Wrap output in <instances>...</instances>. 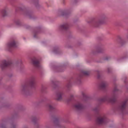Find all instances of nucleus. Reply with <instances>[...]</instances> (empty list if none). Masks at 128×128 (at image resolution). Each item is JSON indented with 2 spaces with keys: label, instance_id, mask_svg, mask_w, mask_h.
I'll use <instances>...</instances> for the list:
<instances>
[{
  "label": "nucleus",
  "instance_id": "1a4fd4ad",
  "mask_svg": "<svg viewBox=\"0 0 128 128\" xmlns=\"http://www.w3.org/2000/svg\"><path fill=\"white\" fill-rule=\"evenodd\" d=\"M25 27L26 29L32 30V32L34 34L33 37L34 38H37V35L42 32L43 30L42 27L40 26H36L33 29L30 26L27 25H25L24 26Z\"/></svg>",
  "mask_w": 128,
  "mask_h": 128
},
{
  "label": "nucleus",
  "instance_id": "5fc2aeb1",
  "mask_svg": "<svg viewBox=\"0 0 128 128\" xmlns=\"http://www.w3.org/2000/svg\"><path fill=\"white\" fill-rule=\"evenodd\" d=\"M97 62H100V61H96Z\"/></svg>",
  "mask_w": 128,
  "mask_h": 128
},
{
  "label": "nucleus",
  "instance_id": "603ef678",
  "mask_svg": "<svg viewBox=\"0 0 128 128\" xmlns=\"http://www.w3.org/2000/svg\"><path fill=\"white\" fill-rule=\"evenodd\" d=\"M3 99V98L1 97L0 96V100L1 99Z\"/></svg>",
  "mask_w": 128,
  "mask_h": 128
},
{
  "label": "nucleus",
  "instance_id": "5701e85b",
  "mask_svg": "<svg viewBox=\"0 0 128 128\" xmlns=\"http://www.w3.org/2000/svg\"><path fill=\"white\" fill-rule=\"evenodd\" d=\"M68 25L66 23H64L60 24L59 27V29L62 31L67 30L68 28Z\"/></svg>",
  "mask_w": 128,
  "mask_h": 128
},
{
  "label": "nucleus",
  "instance_id": "7c9ffc66",
  "mask_svg": "<svg viewBox=\"0 0 128 128\" xmlns=\"http://www.w3.org/2000/svg\"><path fill=\"white\" fill-rule=\"evenodd\" d=\"M53 51L56 54H58L60 52L59 47L58 46H56L54 48Z\"/></svg>",
  "mask_w": 128,
  "mask_h": 128
},
{
  "label": "nucleus",
  "instance_id": "e433bc0d",
  "mask_svg": "<svg viewBox=\"0 0 128 128\" xmlns=\"http://www.w3.org/2000/svg\"><path fill=\"white\" fill-rule=\"evenodd\" d=\"M107 72L108 73H112V70L111 68L108 67L107 68Z\"/></svg>",
  "mask_w": 128,
  "mask_h": 128
},
{
  "label": "nucleus",
  "instance_id": "20e7f679",
  "mask_svg": "<svg viewBox=\"0 0 128 128\" xmlns=\"http://www.w3.org/2000/svg\"><path fill=\"white\" fill-rule=\"evenodd\" d=\"M90 72L89 71L82 70L81 71L80 73L78 75L75 79L73 80H70L68 81L66 84V86L68 90L71 86V82H76L78 84H80L81 82V79L83 76H88L89 75Z\"/></svg>",
  "mask_w": 128,
  "mask_h": 128
},
{
  "label": "nucleus",
  "instance_id": "c756f323",
  "mask_svg": "<svg viewBox=\"0 0 128 128\" xmlns=\"http://www.w3.org/2000/svg\"><path fill=\"white\" fill-rule=\"evenodd\" d=\"M1 14L2 17L4 18L7 16L8 13L6 10L4 9L1 10Z\"/></svg>",
  "mask_w": 128,
  "mask_h": 128
},
{
  "label": "nucleus",
  "instance_id": "39448f33",
  "mask_svg": "<svg viewBox=\"0 0 128 128\" xmlns=\"http://www.w3.org/2000/svg\"><path fill=\"white\" fill-rule=\"evenodd\" d=\"M127 100H125L114 108V110L116 112H118L122 114L127 113L126 108L127 106Z\"/></svg>",
  "mask_w": 128,
  "mask_h": 128
},
{
  "label": "nucleus",
  "instance_id": "9d476101",
  "mask_svg": "<svg viewBox=\"0 0 128 128\" xmlns=\"http://www.w3.org/2000/svg\"><path fill=\"white\" fill-rule=\"evenodd\" d=\"M74 111L78 114L81 113L84 108V106L82 103L77 102L74 104L73 106Z\"/></svg>",
  "mask_w": 128,
  "mask_h": 128
},
{
  "label": "nucleus",
  "instance_id": "a211bd4d",
  "mask_svg": "<svg viewBox=\"0 0 128 128\" xmlns=\"http://www.w3.org/2000/svg\"><path fill=\"white\" fill-rule=\"evenodd\" d=\"M30 119L32 121L35 125L36 127L37 128H39L40 125L37 122V121L39 119L36 116H32L31 117Z\"/></svg>",
  "mask_w": 128,
  "mask_h": 128
},
{
  "label": "nucleus",
  "instance_id": "c85d7f7f",
  "mask_svg": "<svg viewBox=\"0 0 128 128\" xmlns=\"http://www.w3.org/2000/svg\"><path fill=\"white\" fill-rule=\"evenodd\" d=\"M10 128H16L18 126L17 124L14 121H12L10 123Z\"/></svg>",
  "mask_w": 128,
  "mask_h": 128
},
{
  "label": "nucleus",
  "instance_id": "412c9836",
  "mask_svg": "<svg viewBox=\"0 0 128 128\" xmlns=\"http://www.w3.org/2000/svg\"><path fill=\"white\" fill-rule=\"evenodd\" d=\"M12 104L11 103L4 102L0 104V108L4 107L7 109H10L12 108Z\"/></svg>",
  "mask_w": 128,
  "mask_h": 128
},
{
  "label": "nucleus",
  "instance_id": "09e8293b",
  "mask_svg": "<svg viewBox=\"0 0 128 128\" xmlns=\"http://www.w3.org/2000/svg\"><path fill=\"white\" fill-rule=\"evenodd\" d=\"M22 128H28V127L27 126H23Z\"/></svg>",
  "mask_w": 128,
  "mask_h": 128
},
{
  "label": "nucleus",
  "instance_id": "cd10ccee",
  "mask_svg": "<svg viewBox=\"0 0 128 128\" xmlns=\"http://www.w3.org/2000/svg\"><path fill=\"white\" fill-rule=\"evenodd\" d=\"M51 83L52 84V86L54 89L58 90L59 86L58 85V82L56 80H52Z\"/></svg>",
  "mask_w": 128,
  "mask_h": 128
},
{
  "label": "nucleus",
  "instance_id": "4d7b16f0",
  "mask_svg": "<svg viewBox=\"0 0 128 128\" xmlns=\"http://www.w3.org/2000/svg\"><path fill=\"white\" fill-rule=\"evenodd\" d=\"M63 4H64V1H63Z\"/></svg>",
  "mask_w": 128,
  "mask_h": 128
},
{
  "label": "nucleus",
  "instance_id": "f257e3e1",
  "mask_svg": "<svg viewBox=\"0 0 128 128\" xmlns=\"http://www.w3.org/2000/svg\"><path fill=\"white\" fill-rule=\"evenodd\" d=\"M119 90L116 87L114 88L111 97L106 96L102 98L98 99V103L93 110L96 112L97 115L96 116V122L98 124H105L108 122V119L104 115H101L98 114L100 106L102 102L108 101L111 103H114L119 94Z\"/></svg>",
  "mask_w": 128,
  "mask_h": 128
},
{
  "label": "nucleus",
  "instance_id": "473e14b6",
  "mask_svg": "<svg viewBox=\"0 0 128 128\" xmlns=\"http://www.w3.org/2000/svg\"><path fill=\"white\" fill-rule=\"evenodd\" d=\"M95 72L97 74V78L98 79H100L101 77V71L98 70H96L95 71Z\"/></svg>",
  "mask_w": 128,
  "mask_h": 128
},
{
  "label": "nucleus",
  "instance_id": "4468645a",
  "mask_svg": "<svg viewBox=\"0 0 128 128\" xmlns=\"http://www.w3.org/2000/svg\"><path fill=\"white\" fill-rule=\"evenodd\" d=\"M31 60L34 66L36 68L39 69L41 68L40 61L36 58L34 57L31 59Z\"/></svg>",
  "mask_w": 128,
  "mask_h": 128
},
{
  "label": "nucleus",
  "instance_id": "f8f14e48",
  "mask_svg": "<svg viewBox=\"0 0 128 128\" xmlns=\"http://www.w3.org/2000/svg\"><path fill=\"white\" fill-rule=\"evenodd\" d=\"M17 47L16 42L14 40H10L7 44L8 49L10 52H11L14 48H16Z\"/></svg>",
  "mask_w": 128,
  "mask_h": 128
},
{
  "label": "nucleus",
  "instance_id": "dca6fc26",
  "mask_svg": "<svg viewBox=\"0 0 128 128\" xmlns=\"http://www.w3.org/2000/svg\"><path fill=\"white\" fill-rule=\"evenodd\" d=\"M26 110L25 107L21 104H15L14 110L18 111H24Z\"/></svg>",
  "mask_w": 128,
  "mask_h": 128
},
{
  "label": "nucleus",
  "instance_id": "2f4dec72",
  "mask_svg": "<svg viewBox=\"0 0 128 128\" xmlns=\"http://www.w3.org/2000/svg\"><path fill=\"white\" fill-rule=\"evenodd\" d=\"M16 24L18 26H20L22 25V24L20 20L19 19H17L15 21Z\"/></svg>",
  "mask_w": 128,
  "mask_h": 128
},
{
  "label": "nucleus",
  "instance_id": "4be33fe9",
  "mask_svg": "<svg viewBox=\"0 0 128 128\" xmlns=\"http://www.w3.org/2000/svg\"><path fill=\"white\" fill-rule=\"evenodd\" d=\"M31 3L35 6L37 10H39L41 8V6L39 3L38 0H30Z\"/></svg>",
  "mask_w": 128,
  "mask_h": 128
},
{
  "label": "nucleus",
  "instance_id": "6e6d98bb",
  "mask_svg": "<svg viewBox=\"0 0 128 128\" xmlns=\"http://www.w3.org/2000/svg\"><path fill=\"white\" fill-rule=\"evenodd\" d=\"M77 66L78 67V66H79V65H77L76 66Z\"/></svg>",
  "mask_w": 128,
  "mask_h": 128
},
{
  "label": "nucleus",
  "instance_id": "4c0bfd02",
  "mask_svg": "<svg viewBox=\"0 0 128 128\" xmlns=\"http://www.w3.org/2000/svg\"><path fill=\"white\" fill-rule=\"evenodd\" d=\"M111 58V57L110 56H108L104 58V60H109Z\"/></svg>",
  "mask_w": 128,
  "mask_h": 128
},
{
  "label": "nucleus",
  "instance_id": "c9c22d12",
  "mask_svg": "<svg viewBox=\"0 0 128 128\" xmlns=\"http://www.w3.org/2000/svg\"><path fill=\"white\" fill-rule=\"evenodd\" d=\"M74 100V96L72 95H71L70 98L68 100V102H70Z\"/></svg>",
  "mask_w": 128,
  "mask_h": 128
},
{
  "label": "nucleus",
  "instance_id": "f704fd0d",
  "mask_svg": "<svg viewBox=\"0 0 128 128\" xmlns=\"http://www.w3.org/2000/svg\"><path fill=\"white\" fill-rule=\"evenodd\" d=\"M0 128H7L5 122L0 123Z\"/></svg>",
  "mask_w": 128,
  "mask_h": 128
},
{
  "label": "nucleus",
  "instance_id": "58836bf2",
  "mask_svg": "<svg viewBox=\"0 0 128 128\" xmlns=\"http://www.w3.org/2000/svg\"><path fill=\"white\" fill-rule=\"evenodd\" d=\"M124 81L125 84H127L128 82L127 80V78L126 77H125L124 78Z\"/></svg>",
  "mask_w": 128,
  "mask_h": 128
},
{
  "label": "nucleus",
  "instance_id": "393cba45",
  "mask_svg": "<svg viewBox=\"0 0 128 128\" xmlns=\"http://www.w3.org/2000/svg\"><path fill=\"white\" fill-rule=\"evenodd\" d=\"M108 85V82L106 81L102 82L100 84L99 86L100 89L102 90H105Z\"/></svg>",
  "mask_w": 128,
  "mask_h": 128
},
{
  "label": "nucleus",
  "instance_id": "a19ab883",
  "mask_svg": "<svg viewBox=\"0 0 128 128\" xmlns=\"http://www.w3.org/2000/svg\"><path fill=\"white\" fill-rule=\"evenodd\" d=\"M82 95L83 97L84 98L86 99L87 98V97L82 92Z\"/></svg>",
  "mask_w": 128,
  "mask_h": 128
},
{
  "label": "nucleus",
  "instance_id": "ddd939ff",
  "mask_svg": "<svg viewBox=\"0 0 128 128\" xmlns=\"http://www.w3.org/2000/svg\"><path fill=\"white\" fill-rule=\"evenodd\" d=\"M67 66L66 64H64L61 66H56L54 65L53 66V68L56 71L58 72H63L64 70V68H65Z\"/></svg>",
  "mask_w": 128,
  "mask_h": 128
},
{
  "label": "nucleus",
  "instance_id": "79ce46f5",
  "mask_svg": "<svg viewBox=\"0 0 128 128\" xmlns=\"http://www.w3.org/2000/svg\"><path fill=\"white\" fill-rule=\"evenodd\" d=\"M8 77L9 78H10L12 76L13 74H8Z\"/></svg>",
  "mask_w": 128,
  "mask_h": 128
},
{
  "label": "nucleus",
  "instance_id": "f03ea898",
  "mask_svg": "<svg viewBox=\"0 0 128 128\" xmlns=\"http://www.w3.org/2000/svg\"><path fill=\"white\" fill-rule=\"evenodd\" d=\"M36 86V81L35 78L32 76L26 82L21 85L20 91L21 94L26 97L31 96L32 92L30 88L35 89Z\"/></svg>",
  "mask_w": 128,
  "mask_h": 128
},
{
  "label": "nucleus",
  "instance_id": "c03bdc74",
  "mask_svg": "<svg viewBox=\"0 0 128 128\" xmlns=\"http://www.w3.org/2000/svg\"><path fill=\"white\" fill-rule=\"evenodd\" d=\"M65 46L66 48H72V46H70V45H69L68 44H66V45Z\"/></svg>",
  "mask_w": 128,
  "mask_h": 128
},
{
  "label": "nucleus",
  "instance_id": "13d9d810",
  "mask_svg": "<svg viewBox=\"0 0 128 128\" xmlns=\"http://www.w3.org/2000/svg\"><path fill=\"white\" fill-rule=\"evenodd\" d=\"M127 18L128 19V16L127 17Z\"/></svg>",
  "mask_w": 128,
  "mask_h": 128
},
{
  "label": "nucleus",
  "instance_id": "49530a36",
  "mask_svg": "<svg viewBox=\"0 0 128 128\" xmlns=\"http://www.w3.org/2000/svg\"><path fill=\"white\" fill-rule=\"evenodd\" d=\"M128 57V56L127 55H126V56H123L122 57V59H125Z\"/></svg>",
  "mask_w": 128,
  "mask_h": 128
},
{
  "label": "nucleus",
  "instance_id": "bb28decb",
  "mask_svg": "<svg viewBox=\"0 0 128 128\" xmlns=\"http://www.w3.org/2000/svg\"><path fill=\"white\" fill-rule=\"evenodd\" d=\"M40 92L42 94H45L47 93V87L45 85H41L40 88Z\"/></svg>",
  "mask_w": 128,
  "mask_h": 128
},
{
  "label": "nucleus",
  "instance_id": "7ed1b4c3",
  "mask_svg": "<svg viewBox=\"0 0 128 128\" xmlns=\"http://www.w3.org/2000/svg\"><path fill=\"white\" fill-rule=\"evenodd\" d=\"M107 18L105 14H102L100 15L99 19L95 17L92 18L88 22L94 27L98 28L100 25L105 23Z\"/></svg>",
  "mask_w": 128,
  "mask_h": 128
},
{
  "label": "nucleus",
  "instance_id": "423d86ee",
  "mask_svg": "<svg viewBox=\"0 0 128 128\" xmlns=\"http://www.w3.org/2000/svg\"><path fill=\"white\" fill-rule=\"evenodd\" d=\"M18 10L22 12L25 15L28 16L30 19H35L37 18V17L34 15L33 12L28 10L24 6L16 8L15 9V12H17Z\"/></svg>",
  "mask_w": 128,
  "mask_h": 128
},
{
  "label": "nucleus",
  "instance_id": "8fccbe9b",
  "mask_svg": "<svg viewBox=\"0 0 128 128\" xmlns=\"http://www.w3.org/2000/svg\"><path fill=\"white\" fill-rule=\"evenodd\" d=\"M19 63V61L18 60V61H16V64H18Z\"/></svg>",
  "mask_w": 128,
  "mask_h": 128
},
{
  "label": "nucleus",
  "instance_id": "72a5a7b5",
  "mask_svg": "<svg viewBox=\"0 0 128 128\" xmlns=\"http://www.w3.org/2000/svg\"><path fill=\"white\" fill-rule=\"evenodd\" d=\"M120 71L121 72L126 71L127 70V68L126 66H124L120 68L119 69Z\"/></svg>",
  "mask_w": 128,
  "mask_h": 128
},
{
  "label": "nucleus",
  "instance_id": "de8ad7c7",
  "mask_svg": "<svg viewBox=\"0 0 128 128\" xmlns=\"http://www.w3.org/2000/svg\"><path fill=\"white\" fill-rule=\"evenodd\" d=\"M45 127L46 128H50V126L48 125H46Z\"/></svg>",
  "mask_w": 128,
  "mask_h": 128
},
{
  "label": "nucleus",
  "instance_id": "3c124183",
  "mask_svg": "<svg viewBox=\"0 0 128 128\" xmlns=\"http://www.w3.org/2000/svg\"><path fill=\"white\" fill-rule=\"evenodd\" d=\"M96 1L98 2H99L102 0H95Z\"/></svg>",
  "mask_w": 128,
  "mask_h": 128
},
{
  "label": "nucleus",
  "instance_id": "a18cd8bd",
  "mask_svg": "<svg viewBox=\"0 0 128 128\" xmlns=\"http://www.w3.org/2000/svg\"><path fill=\"white\" fill-rule=\"evenodd\" d=\"M12 86H8L7 87V89H11Z\"/></svg>",
  "mask_w": 128,
  "mask_h": 128
},
{
  "label": "nucleus",
  "instance_id": "6e6552de",
  "mask_svg": "<svg viewBox=\"0 0 128 128\" xmlns=\"http://www.w3.org/2000/svg\"><path fill=\"white\" fill-rule=\"evenodd\" d=\"M51 117L53 122L56 127L58 128H66L64 126L61 125L60 124V121L68 123L69 122L68 120L66 119H62L60 120V118H59L56 117L55 116H52Z\"/></svg>",
  "mask_w": 128,
  "mask_h": 128
},
{
  "label": "nucleus",
  "instance_id": "37998d69",
  "mask_svg": "<svg viewBox=\"0 0 128 128\" xmlns=\"http://www.w3.org/2000/svg\"><path fill=\"white\" fill-rule=\"evenodd\" d=\"M78 0H73V4H75L78 2Z\"/></svg>",
  "mask_w": 128,
  "mask_h": 128
},
{
  "label": "nucleus",
  "instance_id": "0eeeda50",
  "mask_svg": "<svg viewBox=\"0 0 128 128\" xmlns=\"http://www.w3.org/2000/svg\"><path fill=\"white\" fill-rule=\"evenodd\" d=\"M105 49L103 44L99 43L95 46V49L92 50L90 52V54L92 55L96 56L98 54L103 53Z\"/></svg>",
  "mask_w": 128,
  "mask_h": 128
},
{
  "label": "nucleus",
  "instance_id": "a878e982",
  "mask_svg": "<svg viewBox=\"0 0 128 128\" xmlns=\"http://www.w3.org/2000/svg\"><path fill=\"white\" fill-rule=\"evenodd\" d=\"M118 42L121 46H122L126 43V41L124 40L123 38L120 36H118V39L117 40Z\"/></svg>",
  "mask_w": 128,
  "mask_h": 128
},
{
  "label": "nucleus",
  "instance_id": "864d4df0",
  "mask_svg": "<svg viewBox=\"0 0 128 128\" xmlns=\"http://www.w3.org/2000/svg\"><path fill=\"white\" fill-rule=\"evenodd\" d=\"M126 38H127L128 39V34H127L126 35Z\"/></svg>",
  "mask_w": 128,
  "mask_h": 128
},
{
  "label": "nucleus",
  "instance_id": "9b49d317",
  "mask_svg": "<svg viewBox=\"0 0 128 128\" xmlns=\"http://www.w3.org/2000/svg\"><path fill=\"white\" fill-rule=\"evenodd\" d=\"M12 64L11 62L8 60H3L1 63L0 66L2 70H5L8 67L11 66Z\"/></svg>",
  "mask_w": 128,
  "mask_h": 128
},
{
  "label": "nucleus",
  "instance_id": "aec40b11",
  "mask_svg": "<svg viewBox=\"0 0 128 128\" xmlns=\"http://www.w3.org/2000/svg\"><path fill=\"white\" fill-rule=\"evenodd\" d=\"M47 106L49 110L51 112H54L57 111L53 103H48L47 104Z\"/></svg>",
  "mask_w": 128,
  "mask_h": 128
},
{
  "label": "nucleus",
  "instance_id": "f3484780",
  "mask_svg": "<svg viewBox=\"0 0 128 128\" xmlns=\"http://www.w3.org/2000/svg\"><path fill=\"white\" fill-rule=\"evenodd\" d=\"M63 93L60 92L59 90H58L56 92V98L55 99L57 101H59L62 99V95Z\"/></svg>",
  "mask_w": 128,
  "mask_h": 128
},
{
  "label": "nucleus",
  "instance_id": "6ab92c4d",
  "mask_svg": "<svg viewBox=\"0 0 128 128\" xmlns=\"http://www.w3.org/2000/svg\"><path fill=\"white\" fill-rule=\"evenodd\" d=\"M19 111L14 110L12 116L9 119L10 120H12L17 118L19 117Z\"/></svg>",
  "mask_w": 128,
  "mask_h": 128
},
{
  "label": "nucleus",
  "instance_id": "b1692460",
  "mask_svg": "<svg viewBox=\"0 0 128 128\" xmlns=\"http://www.w3.org/2000/svg\"><path fill=\"white\" fill-rule=\"evenodd\" d=\"M48 99L45 96L42 97L41 98L40 100L38 102L35 103V105L36 106H39L42 103L48 101Z\"/></svg>",
  "mask_w": 128,
  "mask_h": 128
},
{
  "label": "nucleus",
  "instance_id": "2eb2a0df",
  "mask_svg": "<svg viewBox=\"0 0 128 128\" xmlns=\"http://www.w3.org/2000/svg\"><path fill=\"white\" fill-rule=\"evenodd\" d=\"M59 14L63 17L67 18L70 16L71 13L68 10H61L59 11Z\"/></svg>",
  "mask_w": 128,
  "mask_h": 128
},
{
  "label": "nucleus",
  "instance_id": "ea45409f",
  "mask_svg": "<svg viewBox=\"0 0 128 128\" xmlns=\"http://www.w3.org/2000/svg\"><path fill=\"white\" fill-rule=\"evenodd\" d=\"M24 68V66H20V71H23Z\"/></svg>",
  "mask_w": 128,
  "mask_h": 128
}]
</instances>
